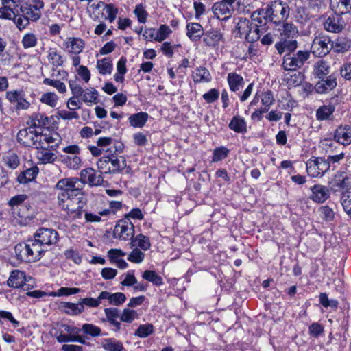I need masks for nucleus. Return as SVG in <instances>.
I'll return each instance as SVG.
<instances>
[{"mask_svg": "<svg viewBox=\"0 0 351 351\" xmlns=\"http://www.w3.org/2000/svg\"><path fill=\"white\" fill-rule=\"evenodd\" d=\"M186 36L192 42L199 41L203 38L204 31L199 23H189L186 26Z\"/></svg>", "mask_w": 351, "mask_h": 351, "instance_id": "obj_23", "label": "nucleus"}, {"mask_svg": "<svg viewBox=\"0 0 351 351\" xmlns=\"http://www.w3.org/2000/svg\"><path fill=\"white\" fill-rule=\"evenodd\" d=\"M5 164L10 169H15L20 164L19 155L14 152H8L4 156Z\"/></svg>", "mask_w": 351, "mask_h": 351, "instance_id": "obj_42", "label": "nucleus"}, {"mask_svg": "<svg viewBox=\"0 0 351 351\" xmlns=\"http://www.w3.org/2000/svg\"><path fill=\"white\" fill-rule=\"evenodd\" d=\"M134 234V226L127 217L119 220L113 231L114 237L123 241H128L132 239Z\"/></svg>", "mask_w": 351, "mask_h": 351, "instance_id": "obj_11", "label": "nucleus"}, {"mask_svg": "<svg viewBox=\"0 0 351 351\" xmlns=\"http://www.w3.org/2000/svg\"><path fill=\"white\" fill-rule=\"evenodd\" d=\"M27 198V195H18L10 199L9 201V205L12 208V211L14 209H18L21 205H24L23 203Z\"/></svg>", "mask_w": 351, "mask_h": 351, "instance_id": "obj_61", "label": "nucleus"}, {"mask_svg": "<svg viewBox=\"0 0 351 351\" xmlns=\"http://www.w3.org/2000/svg\"><path fill=\"white\" fill-rule=\"evenodd\" d=\"M193 80L195 83L209 82L211 80L210 73L206 67H197L195 69Z\"/></svg>", "mask_w": 351, "mask_h": 351, "instance_id": "obj_38", "label": "nucleus"}, {"mask_svg": "<svg viewBox=\"0 0 351 351\" xmlns=\"http://www.w3.org/2000/svg\"><path fill=\"white\" fill-rule=\"evenodd\" d=\"M344 157L345 154L343 152L337 154L328 156L327 158H326V161L329 165V169L335 170Z\"/></svg>", "mask_w": 351, "mask_h": 351, "instance_id": "obj_48", "label": "nucleus"}, {"mask_svg": "<svg viewBox=\"0 0 351 351\" xmlns=\"http://www.w3.org/2000/svg\"><path fill=\"white\" fill-rule=\"evenodd\" d=\"M69 84L73 96H75V97H80L84 90H83L78 84L77 78L75 77L74 80H70Z\"/></svg>", "mask_w": 351, "mask_h": 351, "instance_id": "obj_60", "label": "nucleus"}, {"mask_svg": "<svg viewBox=\"0 0 351 351\" xmlns=\"http://www.w3.org/2000/svg\"><path fill=\"white\" fill-rule=\"evenodd\" d=\"M298 43L295 40H282L275 44V47L279 54L288 51L291 53L297 48Z\"/></svg>", "mask_w": 351, "mask_h": 351, "instance_id": "obj_30", "label": "nucleus"}, {"mask_svg": "<svg viewBox=\"0 0 351 351\" xmlns=\"http://www.w3.org/2000/svg\"><path fill=\"white\" fill-rule=\"evenodd\" d=\"M38 38L33 33L25 34L21 40L24 49L34 47L37 45Z\"/></svg>", "mask_w": 351, "mask_h": 351, "instance_id": "obj_52", "label": "nucleus"}, {"mask_svg": "<svg viewBox=\"0 0 351 351\" xmlns=\"http://www.w3.org/2000/svg\"><path fill=\"white\" fill-rule=\"evenodd\" d=\"M310 57L311 51L307 50L287 53L283 58L282 66L286 71H297L308 62Z\"/></svg>", "mask_w": 351, "mask_h": 351, "instance_id": "obj_5", "label": "nucleus"}, {"mask_svg": "<svg viewBox=\"0 0 351 351\" xmlns=\"http://www.w3.org/2000/svg\"><path fill=\"white\" fill-rule=\"evenodd\" d=\"M223 35L219 29H211L204 32L203 42L204 45L210 47H216L223 40Z\"/></svg>", "mask_w": 351, "mask_h": 351, "instance_id": "obj_21", "label": "nucleus"}, {"mask_svg": "<svg viewBox=\"0 0 351 351\" xmlns=\"http://www.w3.org/2000/svg\"><path fill=\"white\" fill-rule=\"evenodd\" d=\"M134 13L136 15L139 23H145L146 22L148 14L142 4H138L136 6Z\"/></svg>", "mask_w": 351, "mask_h": 351, "instance_id": "obj_62", "label": "nucleus"}, {"mask_svg": "<svg viewBox=\"0 0 351 351\" xmlns=\"http://www.w3.org/2000/svg\"><path fill=\"white\" fill-rule=\"evenodd\" d=\"M63 162L73 169H78L82 165V160L77 155L66 156L63 158Z\"/></svg>", "mask_w": 351, "mask_h": 351, "instance_id": "obj_50", "label": "nucleus"}, {"mask_svg": "<svg viewBox=\"0 0 351 351\" xmlns=\"http://www.w3.org/2000/svg\"><path fill=\"white\" fill-rule=\"evenodd\" d=\"M58 100V97L55 93L52 92L43 94L40 98V101L42 103L45 104L50 107H55L57 104Z\"/></svg>", "mask_w": 351, "mask_h": 351, "instance_id": "obj_56", "label": "nucleus"}, {"mask_svg": "<svg viewBox=\"0 0 351 351\" xmlns=\"http://www.w3.org/2000/svg\"><path fill=\"white\" fill-rule=\"evenodd\" d=\"M62 307L64 309V312L69 315H77L84 311V306L80 304V302L77 304L63 302Z\"/></svg>", "mask_w": 351, "mask_h": 351, "instance_id": "obj_41", "label": "nucleus"}, {"mask_svg": "<svg viewBox=\"0 0 351 351\" xmlns=\"http://www.w3.org/2000/svg\"><path fill=\"white\" fill-rule=\"evenodd\" d=\"M38 171V167L34 166L21 172L18 176L17 180L21 184H25L31 182L36 178Z\"/></svg>", "mask_w": 351, "mask_h": 351, "instance_id": "obj_33", "label": "nucleus"}, {"mask_svg": "<svg viewBox=\"0 0 351 351\" xmlns=\"http://www.w3.org/2000/svg\"><path fill=\"white\" fill-rule=\"evenodd\" d=\"M12 215L15 223L21 226H27L35 218V208L29 204L21 205L18 209H14Z\"/></svg>", "mask_w": 351, "mask_h": 351, "instance_id": "obj_12", "label": "nucleus"}, {"mask_svg": "<svg viewBox=\"0 0 351 351\" xmlns=\"http://www.w3.org/2000/svg\"><path fill=\"white\" fill-rule=\"evenodd\" d=\"M47 58L53 66L58 67L62 66L64 63L62 56L58 53L56 49L55 48L49 49Z\"/></svg>", "mask_w": 351, "mask_h": 351, "instance_id": "obj_45", "label": "nucleus"}, {"mask_svg": "<svg viewBox=\"0 0 351 351\" xmlns=\"http://www.w3.org/2000/svg\"><path fill=\"white\" fill-rule=\"evenodd\" d=\"M101 346L106 351H123L125 349L123 343L114 338L103 339Z\"/></svg>", "mask_w": 351, "mask_h": 351, "instance_id": "obj_35", "label": "nucleus"}, {"mask_svg": "<svg viewBox=\"0 0 351 351\" xmlns=\"http://www.w3.org/2000/svg\"><path fill=\"white\" fill-rule=\"evenodd\" d=\"M333 138L337 143L344 146L351 144V126L339 125L334 132Z\"/></svg>", "mask_w": 351, "mask_h": 351, "instance_id": "obj_19", "label": "nucleus"}, {"mask_svg": "<svg viewBox=\"0 0 351 351\" xmlns=\"http://www.w3.org/2000/svg\"><path fill=\"white\" fill-rule=\"evenodd\" d=\"M227 82L229 88L232 92H237L243 86L245 81L243 77L237 73H229L227 76Z\"/></svg>", "mask_w": 351, "mask_h": 351, "instance_id": "obj_28", "label": "nucleus"}, {"mask_svg": "<svg viewBox=\"0 0 351 351\" xmlns=\"http://www.w3.org/2000/svg\"><path fill=\"white\" fill-rule=\"evenodd\" d=\"M330 38L326 35L319 34L315 37L311 44V53L317 57H324L332 49Z\"/></svg>", "mask_w": 351, "mask_h": 351, "instance_id": "obj_9", "label": "nucleus"}, {"mask_svg": "<svg viewBox=\"0 0 351 351\" xmlns=\"http://www.w3.org/2000/svg\"><path fill=\"white\" fill-rule=\"evenodd\" d=\"M319 303L322 306L325 308L330 307L332 309H337L338 307L339 302L337 300H330L328 297L327 293H321L319 296Z\"/></svg>", "mask_w": 351, "mask_h": 351, "instance_id": "obj_51", "label": "nucleus"}, {"mask_svg": "<svg viewBox=\"0 0 351 351\" xmlns=\"http://www.w3.org/2000/svg\"><path fill=\"white\" fill-rule=\"evenodd\" d=\"M290 8L286 2L275 0L267 2L251 14L252 21L260 27H267L268 24L279 25L289 17Z\"/></svg>", "mask_w": 351, "mask_h": 351, "instance_id": "obj_2", "label": "nucleus"}, {"mask_svg": "<svg viewBox=\"0 0 351 351\" xmlns=\"http://www.w3.org/2000/svg\"><path fill=\"white\" fill-rule=\"evenodd\" d=\"M14 251L18 260L31 263L40 260L47 250L41 249L38 244L34 243L33 239H29L27 242L16 245Z\"/></svg>", "mask_w": 351, "mask_h": 351, "instance_id": "obj_3", "label": "nucleus"}, {"mask_svg": "<svg viewBox=\"0 0 351 351\" xmlns=\"http://www.w3.org/2000/svg\"><path fill=\"white\" fill-rule=\"evenodd\" d=\"M310 189L312 192L310 199L316 203L322 204L330 197V190L326 186L315 184Z\"/></svg>", "mask_w": 351, "mask_h": 351, "instance_id": "obj_20", "label": "nucleus"}, {"mask_svg": "<svg viewBox=\"0 0 351 351\" xmlns=\"http://www.w3.org/2000/svg\"><path fill=\"white\" fill-rule=\"evenodd\" d=\"M59 206L73 218H80L84 205V183L77 178H63L56 184Z\"/></svg>", "mask_w": 351, "mask_h": 351, "instance_id": "obj_1", "label": "nucleus"}, {"mask_svg": "<svg viewBox=\"0 0 351 351\" xmlns=\"http://www.w3.org/2000/svg\"><path fill=\"white\" fill-rule=\"evenodd\" d=\"M172 30L167 25H161L156 30V41L162 42L169 36Z\"/></svg>", "mask_w": 351, "mask_h": 351, "instance_id": "obj_55", "label": "nucleus"}, {"mask_svg": "<svg viewBox=\"0 0 351 351\" xmlns=\"http://www.w3.org/2000/svg\"><path fill=\"white\" fill-rule=\"evenodd\" d=\"M345 26V21L341 16L332 13L328 16L324 23V29L330 32H340Z\"/></svg>", "mask_w": 351, "mask_h": 351, "instance_id": "obj_16", "label": "nucleus"}, {"mask_svg": "<svg viewBox=\"0 0 351 351\" xmlns=\"http://www.w3.org/2000/svg\"><path fill=\"white\" fill-rule=\"evenodd\" d=\"M124 145L122 142L113 139L112 145L106 149L105 152L110 156H117L123 152Z\"/></svg>", "mask_w": 351, "mask_h": 351, "instance_id": "obj_54", "label": "nucleus"}, {"mask_svg": "<svg viewBox=\"0 0 351 351\" xmlns=\"http://www.w3.org/2000/svg\"><path fill=\"white\" fill-rule=\"evenodd\" d=\"M314 73L319 79L326 78L330 73L328 63L323 60L317 61L314 66Z\"/></svg>", "mask_w": 351, "mask_h": 351, "instance_id": "obj_37", "label": "nucleus"}, {"mask_svg": "<svg viewBox=\"0 0 351 351\" xmlns=\"http://www.w3.org/2000/svg\"><path fill=\"white\" fill-rule=\"evenodd\" d=\"M104 10L106 11L107 16L106 19H108L110 23H112L117 17L118 13V9L112 3L105 4Z\"/></svg>", "mask_w": 351, "mask_h": 351, "instance_id": "obj_59", "label": "nucleus"}, {"mask_svg": "<svg viewBox=\"0 0 351 351\" xmlns=\"http://www.w3.org/2000/svg\"><path fill=\"white\" fill-rule=\"evenodd\" d=\"M341 203L344 211L351 218V192L347 194H343Z\"/></svg>", "mask_w": 351, "mask_h": 351, "instance_id": "obj_64", "label": "nucleus"}, {"mask_svg": "<svg viewBox=\"0 0 351 351\" xmlns=\"http://www.w3.org/2000/svg\"><path fill=\"white\" fill-rule=\"evenodd\" d=\"M20 10L22 14H18V18L15 19V24L19 29L25 28L29 24V21H37L41 16V12L31 4L22 5Z\"/></svg>", "mask_w": 351, "mask_h": 351, "instance_id": "obj_6", "label": "nucleus"}, {"mask_svg": "<svg viewBox=\"0 0 351 351\" xmlns=\"http://www.w3.org/2000/svg\"><path fill=\"white\" fill-rule=\"evenodd\" d=\"M41 141L43 143V146L49 147L53 151L58 147L60 143L62 142V138L56 132L51 134H43L42 132Z\"/></svg>", "mask_w": 351, "mask_h": 351, "instance_id": "obj_27", "label": "nucleus"}, {"mask_svg": "<svg viewBox=\"0 0 351 351\" xmlns=\"http://www.w3.org/2000/svg\"><path fill=\"white\" fill-rule=\"evenodd\" d=\"M138 317V313L136 311L130 308L123 309L120 319L123 322L132 323Z\"/></svg>", "mask_w": 351, "mask_h": 351, "instance_id": "obj_58", "label": "nucleus"}, {"mask_svg": "<svg viewBox=\"0 0 351 351\" xmlns=\"http://www.w3.org/2000/svg\"><path fill=\"white\" fill-rule=\"evenodd\" d=\"M82 332L84 334L96 337L101 335V330L99 326L93 324H84L81 329L75 328V332Z\"/></svg>", "mask_w": 351, "mask_h": 351, "instance_id": "obj_39", "label": "nucleus"}, {"mask_svg": "<svg viewBox=\"0 0 351 351\" xmlns=\"http://www.w3.org/2000/svg\"><path fill=\"white\" fill-rule=\"evenodd\" d=\"M236 0H221L215 3L213 6L215 16L219 20L226 21L234 12V6Z\"/></svg>", "mask_w": 351, "mask_h": 351, "instance_id": "obj_14", "label": "nucleus"}, {"mask_svg": "<svg viewBox=\"0 0 351 351\" xmlns=\"http://www.w3.org/2000/svg\"><path fill=\"white\" fill-rule=\"evenodd\" d=\"M81 182L85 184H88L90 186H101L104 182V178L102 176V171H97L93 168H86L80 171V178H78Z\"/></svg>", "mask_w": 351, "mask_h": 351, "instance_id": "obj_15", "label": "nucleus"}, {"mask_svg": "<svg viewBox=\"0 0 351 351\" xmlns=\"http://www.w3.org/2000/svg\"><path fill=\"white\" fill-rule=\"evenodd\" d=\"M17 141L24 147L31 148L42 147V131L21 129L17 133Z\"/></svg>", "mask_w": 351, "mask_h": 351, "instance_id": "obj_7", "label": "nucleus"}, {"mask_svg": "<svg viewBox=\"0 0 351 351\" xmlns=\"http://www.w3.org/2000/svg\"><path fill=\"white\" fill-rule=\"evenodd\" d=\"M43 82L45 85L54 87L60 93H64L66 92V85L58 80L45 78Z\"/></svg>", "mask_w": 351, "mask_h": 351, "instance_id": "obj_53", "label": "nucleus"}, {"mask_svg": "<svg viewBox=\"0 0 351 351\" xmlns=\"http://www.w3.org/2000/svg\"><path fill=\"white\" fill-rule=\"evenodd\" d=\"M112 68V61L110 58H104L101 60H98L97 62V69L99 73L103 75L110 74Z\"/></svg>", "mask_w": 351, "mask_h": 351, "instance_id": "obj_40", "label": "nucleus"}, {"mask_svg": "<svg viewBox=\"0 0 351 351\" xmlns=\"http://www.w3.org/2000/svg\"><path fill=\"white\" fill-rule=\"evenodd\" d=\"M236 29L240 37L245 36L249 42H254L260 38L261 34L267 30V27H260L252 21L251 23L246 18L241 17L239 19Z\"/></svg>", "mask_w": 351, "mask_h": 351, "instance_id": "obj_4", "label": "nucleus"}, {"mask_svg": "<svg viewBox=\"0 0 351 351\" xmlns=\"http://www.w3.org/2000/svg\"><path fill=\"white\" fill-rule=\"evenodd\" d=\"M149 115L147 112H140L131 114L128 121L131 126L134 128H143L148 120Z\"/></svg>", "mask_w": 351, "mask_h": 351, "instance_id": "obj_32", "label": "nucleus"}, {"mask_svg": "<svg viewBox=\"0 0 351 351\" xmlns=\"http://www.w3.org/2000/svg\"><path fill=\"white\" fill-rule=\"evenodd\" d=\"M335 110V106L323 105L316 110V118L318 121L332 120Z\"/></svg>", "mask_w": 351, "mask_h": 351, "instance_id": "obj_29", "label": "nucleus"}, {"mask_svg": "<svg viewBox=\"0 0 351 351\" xmlns=\"http://www.w3.org/2000/svg\"><path fill=\"white\" fill-rule=\"evenodd\" d=\"M145 254L138 248L134 249L128 257V260L132 263H140L143 262Z\"/></svg>", "mask_w": 351, "mask_h": 351, "instance_id": "obj_63", "label": "nucleus"}, {"mask_svg": "<svg viewBox=\"0 0 351 351\" xmlns=\"http://www.w3.org/2000/svg\"><path fill=\"white\" fill-rule=\"evenodd\" d=\"M332 49L337 53H344L351 47V41L345 37H339L335 41H332Z\"/></svg>", "mask_w": 351, "mask_h": 351, "instance_id": "obj_36", "label": "nucleus"}, {"mask_svg": "<svg viewBox=\"0 0 351 351\" xmlns=\"http://www.w3.org/2000/svg\"><path fill=\"white\" fill-rule=\"evenodd\" d=\"M142 277L143 279L152 282L156 286H160L163 284L162 278L159 276L155 271L145 270Z\"/></svg>", "mask_w": 351, "mask_h": 351, "instance_id": "obj_43", "label": "nucleus"}, {"mask_svg": "<svg viewBox=\"0 0 351 351\" xmlns=\"http://www.w3.org/2000/svg\"><path fill=\"white\" fill-rule=\"evenodd\" d=\"M306 171L313 178L322 177L330 171L324 157H312L306 162Z\"/></svg>", "mask_w": 351, "mask_h": 351, "instance_id": "obj_10", "label": "nucleus"}, {"mask_svg": "<svg viewBox=\"0 0 351 351\" xmlns=\"http://www.w3.org/2000/svg\"><path fill=\"white\" fill-rule=\"evenodd\" d=\"M330 5L333 12L341 16L351 11V0H330Z\"/></svg>", "mask_w": 351, "mask_h": 351, "instance_id": "obj_26", "label": "nucleus"}, {"mask_svg": "<svg viewBox=\"0 0 351 351\" xmlns=\"http://www.w3.org/2000/svg\"><path fill=\"white\" fill-rule=\"evenodd\" d=\"M154 332V326L152 324H141L134 335L141 338H146Z\"/></svg>", "mask_w": 351, "mask_h": 351, "instance_id": "obj_49", "label": "nucleus"}, {"mask_svg": "<svg viewBox=\"0 0 351 351\" xmlns=\"http://www.w3.org/2000/svg\"><path fill=\"white\" fill-rule=\"evenodd\" d=\"M283 23L282 29L280 32L282 40H295L298 35V30L293 23Z\"/></svg>", "mask_w": 351, "mask_h": 351, "instance_id": "obj_34", "label": "nucleus"}, {"mask_svg": "<svg viewBox=\"0 0 351 351\" xmlns=\"http://www.w3.org/2000/svg\"><path fill=\"white\" fill-rule=\"evenodd\" d=\"M33 241L40 245L41 249H46L47 245L56 244L58 239V232L51 228H40L34 234Z\"/></svg>", "mask_w": 351, "mask_h": 351, "instance_id": "obj_8", "label": "nucleus"}, {"mask_svg": "<svg viewBox=\"0 0 351 351\" xmlns=\"http://www.w3.org/2000/svg\"><path fill=\"white\" fill-rule=\"evenodd\" d=\"M98 92L93 88H86L81 96L82 100L85 103H98Z\"/></svg>", "mask_w": 351, "mask_h": 351, "instance_id": "obj_44", "label": "nucleus"}, {"mask_svg": "<svg viewBox=\"0 0 351 351\" xmlns=\"http://www.w3.org/2000/svg\"><path fill=\"white\" fill-rule=\"evenodd\" d=\"M132 244L133 246L138 245L143 250H147L151 246L149 237L142 234L137 235L136 238L132 241Z\"/></svg>", "mask_w": 351, "mask_h": 351, "instance_id": "obj_47", "label": "nucleus"}, {"mask_svg": "<svg viewBox=\"0 0 351 351\" xmlns=\"http://www.w3.org/2000/svg\"><path fill=\"white\" fill-rule=\"evenodd\" d=\"M329 185L334 192H347L351 189V174L344 171H337L329 182Z\"/></svg>", "mask_w": 351, "mask_h": 351, "instance_id": "obj_13", "label": "nucleus"}, {"mask_svg": "<svg viewBox=\"0 0 351 351\" xmlns=\"http://www.w3.org/2000/svg\"><path fill=\"white\" fill-rule=\"evenodd\" d=\"M32 280L31 277L27 278L24 271L21 270H13L7 281L10 287L20 289L25 286L26 282Z\"/></svg>", "mask_w": 351, "mask_h": 351, "instance_id": "obj_17", "label": "nucleus"}, {"mask_svg": "<svg viewBox=\"0 0 351 351\" xmlns=\"http://www.w3.org/2000/svg\"><path fill=\"white\" fill-rule=\"evenodd\" d=\"M37 149L36 158L41 164L53 163L57 160V156L51 152L49 147L43 146L42 147L36 148Z\"/></svg>", "mask_w": 351, "mask_h": 351, "instance_id": "obj_25", "label": "nucleus"}, {"mask_svg": "<svg viewBox=\"0 0 351 351\" xmlns=\"http://www.w3.org/2000/svg\"><path fill=\"white\" fill-rule=\"evenodd\" d=\"M260 98L263 106L271 107L275 103V99L271 90H267L261 93Z\"/></svg>", "mask_w": 351, "mask_h": 351, "instance_id": "obj_57", "label": "nucleus"}, {"mask_svg": "<svg viewBox=\"0 0 351 351\" xmlns=\"http://www.w3.org/2000/svg\"><path fill=\"white\" fill-rule=\"evenodd\" d=\"M110 165L105 173H119L126 167V160L125 157L109 155Z\"/></svg>", "mask_w": 351, "mask_h": 351, "instance_id": "obj_24", "label": "nucleus"}, {"mask_svg": "<svg viewBox=\"0 0 351 351\" xmlns=\"http://www.w3.org/2000/svg\"><path fill=\"white\" fill-rule=\"evenodd\" d=\"M64 45L69 53L79 54L83 51L85 43L80 38L69 37L64 40Z\"/></svg>", "mask_w": 351, "mask_h": 351, "instance_id": "obj_22", "label": "nucleus"}, {"mask_svg": "<svg viewBox=\"0 0 351 351\" xmlns=\"http://www.w3.org/2000/svg\"><path fill=\"white\" fill-rule=\"evenodd\" d=\"M228 127L230 130L237 133L245 134L247 132V123L245 119L240 116H234L230 122Z\"/></svg>", "mask_w": 351, "mask_h": 351, "instance_id": "obj_31", "label": "nucleus"}, {"mask_svg": "<svg viewBox=\"0 0 351 351\" xmlns=\"http://www.w3.org/2000/svg\"><path fill=\"white\" fill-rule=\"evenodd\" d=\"M337 84L336 76L331 74L326 76V78L319 79L315 86V90L319 94H324L333 90Z\"/></svg>", "mask_w": 351, "mask_h": 351, "instance_id": "obj_18", "label": "nucleus"}, {"mask_svg": "<svg viewBox=\"0 0 351 351\" xmlns=\"http://www.w3.org/2000/svg\"><path fill=\"white\" fill-rule=\"evenodd\" d=\"M230 153V149L224 146L216 147L213 152L212 162H217L226 158Z\"/></svg>", "mask_w": 351, "mask_h": 351, "instance_id": "obj_46", "label": "nucleus"}]
</instances>
